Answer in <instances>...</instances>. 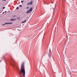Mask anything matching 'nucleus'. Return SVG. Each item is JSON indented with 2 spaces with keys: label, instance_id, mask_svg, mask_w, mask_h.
Here are the masks:
<instances>
[{
  "label": "nucleus",
  "instance_id": "3",
  "mask_svg": "<svg viewBox=\"0 0 77 77\" xmlns=\"http://www.w3.org/2000/svg\"><path fill=\"white\" fill-rule=\"evenodd\" d=\"M33 3V1H31L30 2H28L27 5H32V3Z\"/></svg>",
  "mask_w": 77,
  "mask_h": 77
},
{
  "label": "nucleus",
  "instance_id": "13",
  "mask_svg": "<svg viewBox=\"0 0 77 77\" xmlns=\"http://www.w3.org/2000/svg\"><path fill=\"white\" fill-rule=\"evenodd\" d=\"M27 9H29V7L28 6L26 7Z\"/></svg>",
  "mask_w": 77,
  "mask_h": 77
},
{
  "label": "nucleus",
  "instance_id": "1",
  "mask_svg": "<svg viewBox=\"0 0 77 77\" xmlns=\"http://www.w3.org/2000/svg\"><path fill=\"white\" fill-rule=\"evenodd\" d=\"M22 74L24 77H25V69H24V63H23L21 66V70L20 72L19 73V75H21Z\"/></svg>",
  "mask_w": 77,
  "mask_h": 77
},
{
  "label": "nucleus",
  "instance_id": "17",
  "mask_svg": "<svg viewBox=\"0 0 77 77\" xmlns=\"http://www.w3.org/2000/svg\"><path fill=\"white\" fill-rule=\"evenodd\" d=\"M3 1H6V0H2Z\"/></svg>",
  "mask_w": 77,
  "mask_h": 77
},
{
  "label": "nucleus",
  "instance_id": "5",
  "mask_svg": "<svg viewBox=\"0 0 77 77\" xmlns=\"http://www.w3.org/2000/svg\"><path fill=\"white\" fill-rule=\"evenodd\" d=\"M32 9H33V8L31 7L29 10L30 12H32Z\"/></svg>",
  "mask_w": 77,
  "mask_h": 77
},
{
  "label": "nucleus",
  "instance_id": "11",
  "mask_svg": "<svg viewBox=\"0 0 77 77\" xmlns=\"http://www.w3.org/2000/svg\"><path fill=\"white\" fill-rule=\"evenodd\" d=\"M19 8V7H18L16 8V9L18 10Z\"/></svg>",
  "mask_w": 77,
  "mask_h": 77
},
{
  "label": "nucleus",
  "instance_id": "20",
  "mask_svg": "<svg viewBox=\"0 0 77 77\" xmlns=\"http://www.w3.org/2000/svg\"><path fill=\"white\" fill-rule=\"evenodd\" d=\"M3 14H4V12H3Z\"/></svg>",
  "mask_w": 77,
  "mask_h": 77
},
{
  "label": "nucleus",
  "instance_id": "18",
  "mask_svg": "<svg viewBox=\"0 0 77 77\" xmlns=\"http://www.w3.org/2000/svg\"><path fill=\"white\" fill-rule=\"evenodd\" d=\"M6 11L5 12V13H6Z\"/></svg>",
  "mask_w": 77,
  "mask_h": 77
},
{
  "label": "nucleus",
  "instance_id": "19",
  "mask_svg": "<svg viewBox=\"0 0 77 77\" xmlns=\"http://www.w3.org/2000/svg\"><path fill=\"white\" fill-rule=\"evenodd\" d=\"M20 77H23V76H20Z\"/></svg>",
  "mask_w": 77,
  "mask_h": 77
},
{
  "label": "nucleus",
  "instance_id": "14",
  "mask_svg": "<svg viewBox=\"0 0 77 77\" xmlns=\"http://www.w3.org/2000/svg\"><path fill=\"white\" fill-rule=\"evenodd\" d=\"M20 7H22V5H19Z\"/></svg>",
  "mask_w": 77,
  "mask_h": 77
},
{
  "label": "nucleus",
  "instance_id": "10",
  "mask_svg": "<svg viewBox=\"0 0 77 77\" xmlns=\"http://www.w3.org/2000/svg\"><path fill=\"white\" fill-rule=\"evenodd\" d=\"M17 20H20V17H17Z\"/></svg>",
  "mask_w": 77,
  "mask_h": 77
},
{
  "label": "nucleus",
  "instance_id": "16",
  "mask_svg": "<svg viewBox=\"0 0 77 77\" xmlns=\"http://www.w3.org/2000/svg\"><path fill=\"white\" fill-rule=\"evenodd\" d=\"M11 65H14V64H11Z\"/></svg>",
  "mask_w": 77,
  "mask_h": 77
},
{
  "label": "nucleus",
  "instance_id": "4",
  "mask_svg": "<svg viewBox=\"0 0 77 77\" xmlns=\"http://www.w3.org/2000/svg\"><path fill=\"white\" fill-rule=\"evenodd\" d=\"M56 9V7L54 8H52L51 9H51H52V10H53L54 12V11H55V9Z\"/></svg>",
  "mask_w": 77,
  "mask_h": 77
},
{
  "label": "nucleus",
  "instance_id": "15",
  "mask_svg": "<svg viewBox=\"0 0 77 77\" xmlns=\"http://www.w3.org/2000/svg\"><path fill=\"white\" fill-rule=\"evenodd\" d=\"M23 2H24V1H21V2L22 3H23Z\"/></svg>",
  "mask_w": 77,
  "mask_h": 77
},
{
  "label": "nucleus",
  "instance_id": "2",
  "mask_svg": "<svg viewBox=\"0 0 77 77\" xmlns=\"http://www.w3.org/2000/svg\"><path fill=\"white\" fill-rule=\"evenodd\" d=\"M12 24V22L6 23H5V24H2V26H4V25H5V24Z\"/></svg>",
  "mask_w": 77,
  "mask_h": 77
},
{
  "label": "nucleus",
  "instance_id": "6",
  "mask_svg": "<svg viewBox=\"0 0 77 77\" xmlns=\"http://www.w3.org/2000/svg\"><path fill=\"white\" fill-rule=\"evenodd\" d=\"M11 21H14L15 20H16V19H11L10 20Z\"/></svg>",
  "mask_w": 77,
  "mask_h": 77
},
{
  "label": "nucleus",
  "instance_id": "12",
  "mask_svg": "<svg viewBox=\"0 0 77 77\" xmlns=\"http://www.w3.org/2000/svg\"><path fill=\"white\" fill-rule=\"evenodd\" d=\"M2 9H5V7H3L2 8Z\"/></svg>",
  "mask_w": 77,
  "mask_h": 77
},
{
  "label": "nucleus",
  "instance_id": "9",
  "mask_svg": "<svg viewBox=\"0 0 77 77\" xmlns=\"http://www.w3.org/2000/svg\"><path fill=\"white\" fill-rule=\"evenodd\" d=\"M26 21H27V20H25L24 21L22 22V23H25Z\"/></svg>",
  "mask_w": 77,
  "mask_h": 77
},
{
  "label": "nucleus",
  "instance_id": "7",
  "mask_svg": "<svg viewBox=\"0 0 77 77\" xmlns=\"http://www.w3.org/2000/svg\"><path fill=\"white\" fill-rule=\"evenodd\" d=\"M51 54V53H50V51H49V54H48V56L49 57H50Z\"/></svg>",
  "mask_w": 77,
  "mask_h": 77
},
{
  "label": "nucleus",
  "instance_id": "8",
  "mask_svg": "<svg viewBox=\"0 0 77 77\" xmlns=\"http://www.w3.org/2000/svg\"><path fill=\"white\" fill-rule=\"evenodd\" d=\"M30 11L29 10H28V11H27L26 12V13L27 14H29V13H30Z\"/></svg>",
  "mask_w": 77,
  "mask_h": 77
}]
</instances>
